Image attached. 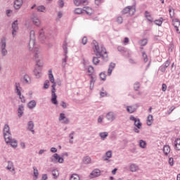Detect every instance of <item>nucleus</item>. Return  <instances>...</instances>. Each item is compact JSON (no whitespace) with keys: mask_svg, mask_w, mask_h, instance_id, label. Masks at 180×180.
Instances as JSON below:
<instances>
[{"mask_svg":"<svg viewBox=\"0 0 180 180\" xmlns=\"http://www.w3.org/2000/svg\"><path fill=\"white\" fill-rule=\"evenodd\" d=\"M28 48L30 51H34V56L36 54V50L41 51L40 49L36 45V40L34 39H30Z\"/></svg>","mask_w":180,"mask_h":180,"instance_id":"4","label":"nucleus"},{"mask_svg":"<svg viewBox=\"0 0 180 180\" xmlns=\"http://www.w3.org/2000/svg\"><path fill=\"white\" fill-rule=\"evenodd\" d=\"M93 63L94 64H95V65H98V64H99V58H98L97 57H94Z\"/></svg>","mask_w":180,"mask_h":180,"instance_id":"44","label":"nucleus"},{"mask_svg":"<svg viewBox=\"0 0 180 180\" xmlns=\"http://www.w3.org/2000/svg\"><path fill=\"white\" fill-rule=\"evenodd\" d=\"M8 144H11L13 148H16V147H18V141H16L15 139H11Z\"/></svg>","mask_w":180,"mask_h":180,"instance_id":"25","label":"nucleus"},{"mask_svg":"<svg viewBox=\"0 0 180 180\" xmlns=\"http://www.w3.org/2000/svg\"><path fill=\"white\" fill-rule=\"evenodd\" d=\"M105 155L107 158L104 159L105 161H108V158H112V150H108L106 152Z\"/></svg>","mask_w":180,"mask_h":180,"instance_id":"36","label":"nucleus"},{"mask_svg":"<svg viewBox=\"0 0 180 180\" xmlns=\"http://www.w3.org/2000/svg\"><path fill=\"white\" fill-rule=\"evenodd\" d=\"M130 171L131 172H136V171H139V166L136 165L135 164H132L129 167Z\"/></svg>","mask_w":180,"mask_h":180,"instance_id":"23","label":"nucleus"},{"mask_svg":"<svg viewBox=\"0 0 180 180\" xmlns=\"http://www.w3.org/2000/svg\"><path fill=\"white\" fill-rule=\"evenodd\" d=\"M24 110H25V107L23 105H19L18 110V113L19 117H22V115H23Z\"/></svg>","mask_w":180,"mask_h":180,"instance_id":"19","label":"nucleus"},{"mask_svg":"<svg viewBox=\"0 0 180 180\" xmlns=\"http://www.w3.org/2000/svg\"><path fill=\"white\" fill-rule=\"evenodd\" d=\"M8 133H11V130L9 128V125L6 124L4 128V134H6Z\"/></svg>","mask_w":180,"mask_h":180,"instance_id":"32","label":"nucleus"},{"mask_svg":"<svg viewBox=\"0 0 180 180\" xmlns=\"http://www.w3.org/2000/svg\"><path fill=\"white\" fill-rule=\"evenodd\" d=\"M94 46L93 47L96 56L98 58L101 57H108V53L106 52V49L101 46L99 48V45L96 41L94 42Z\"/></svg>","mask_w":180,"mask_h":180,"instance_id":"2","label":"nucleus"},{"mask_svg":"<svg viewBox=\"0 0 180 180\" xmlns=\"http://www.w3.org/2000/svg\"><path fill=\"white\" fill-rule=\"evenodd\" d=\"M142 54H143V60H144V62H145V63H147V61H148L147 54H146V53H144V52H143Z\"/></svg>","mask_w":180,"mask_h":180,"instance_id":"56","label":"nucleus"},{"mask_svg":"<svg viewBox=\"0 0 180 180\" xmlns=\"http://www.w3.org/2000/svg\"><path fill=\"white\" fill-rule=\"evenodd\" d=\"M12 29H13L12 34L13 37H15L16 36V33H18V31L19 30V27L18 26V20H15L12 23Z\"/></svg>","mask_w":180,"mask_h":180,"instance_id":"7","label":"nucleus"},{"mask_svg":"<svg viewBox=\"0 0 180 180\" xmlns=\"http://www.w3.org/2000/svg\"><path fill=\"white\" fill-rule=\"evenodd\" d=\"M174 148L176 151H180V139L177 138L174 141Z\"/></svg>","mask_w":180,"mask_h":180,"instance_id":"11","label":"nucleus"},{"mask_svg":"<svg viewBox=\"0 0 180 180\" xmlns=\"http://www.w3.org/2000/svg\"><path fill=\"white\" fill-rule=\"evenodd\" d=\"M6 169H8V171H11V172H15V167H13V162H8Z\"/></svg>","mask_w":180,"mask_h":180,"instance_id":"16","label":"nucleus"},{"mask_svg":"<svg viewBox=\"0 0 180 180\" xmlns=\"http://www.w3.org/2000/svg\"><path fill=\"white\" fill-rule=\"evenodd\" d=\"M153 115H149L147 118V124L148 126H151L153 124Z\"/></svg>","mask_w":180,"mask_h":180,"instance_id":"27","label":"nucleus"},{"mask_svg":"<svg viewBox=\"0 0 180 180\" xmlns=\"http://www.w3.org/2000/svg\"><path fill=\"white\" fill-rule=\"evenodd\" d=\"M6 42L5 41V39H1V54L2 56H6L8 54V51L6 49Z\"/></svg>","mask_w":180,"mask_h":180,"instance_id":"6","label":"nucleus"},{"mask_svg":"<svg viewBox=\"0 0 180 180\" xmlns=\"http://www.w3.org/2000/svg\"><path fill=\"white\" fill-rule=\"evenodd\" d=\"M59 120L60 122H63V123H65V124H68V123H70V120L65 117V115L64 113L60 114Z\"/></svg>","mask_w":180,"mask_h":180,"instance_id":"9","label":"nucleus"},{"mask_svg":"<svg viewBox=\"0 0 180 180\" xmlns=\"http://www.w3.org/2000/svg\"><path fill=\"white\" fill-rule=\"evenodd\" d=\"M34 127V124L33 123V122L30 121L28 122V129L29 130H30V131H32V134H34V131L33 130Z\"/></svg>","mask_w":180,"mask_h":180,"instance_id":"22","label":"nucleus"},{"mask_svg":"<svg viewBox=\"0 0 180 180\" xmlns=\"http://www.w3.org/2000/svg\"><path fill=\"white\" fill-rule=\"evenodd\" d=\"M30 40H36V37L34 36V31H31L30 34Z\"/></svg>","mask_w":180,"mask_h":180,"instance_id":"42","label":"nucleus"},{"mask_svg":"<svg viewBox=\"0 0 180 180\" xmlns=\"http://www.w3.org/2000/svg\"><path fill=\"white\" fill-rule=\"evenodd\" d=\"M135 13L136 8L133 6H127L122 11V15H127V13H129V16H133Z\"/></svg>","mask_w":180,"mask_h":180,"instance_id":"5","label":"nucleus"},{"mask_svg":"<svg viewBox=\"0 0 180 180\" xmlns=\"http://www.w3.org/2000/svg\"><path fill=\"white\" fill-rule=\"evenodd\" d=\"M34 169V176H35V179H37L39 177V171L36 167H33Z\"/></svg>","mask_w":180,"mask_h":180,"instance_id":"40","label":"nucleus"},{"mask_svg":"<svg viewBox=\"0 0 180 180\" xmlns=\"http://www.w3.org/2000/svg\"><path fill=\"white\" fill-rule=\"evenodd\" d=\"M15 88L17 91V94L18 96L20 97V99H22V93L20 92V84L19 83L15 84Z\"/></svg>","mask_w":180,"mask_h":180,"instance_id":"18","label":"nucleus"},{"mask_svg":"<svg viewBox=\"0 0 180 180\" xmlns=\"http://www.w3.org/2000/svg\"><path fill=\"white\" fill-rule=\"evenodd\" d=\"M29 109H33V108H36V101H31L27 105Z\"/></svg>","mask_w":180,"mask_h":180,"instance_id":"28","label":"nucleus"},{"mask_svg":"<svg viewBox=\"0 0 180 180\" xmlns=\"http://www.w3.org/2000/svg\"><path fill=\"white\" fill-rule=\"evenodd\" d=\"M115 67H116V64L111 63L109 65V68L108 70V75H112V71H113V70L115 69Z\"/></svg>","mask_w":180,"mask_h":180,"instance_id":"15","label":"nucleus"},{"mask_svg":"<svg viewBox=\"0 0 180 180\" xmlns=\"http://www.w3.org/2000/svg\"><path fill=\"white\" fill-rule=\"evenodd\" d=\"M52 175H53L54 178H57V176H58V175H59L58 171V170H53L52 172Z\"/></svg>","mask_w":180,"mask_h":180,"instance_id":"50","label":"nucleus"},{"mask_svg":"<svg viewBox=\"0 0 180 180\" xmlns=\"http://www.w3.org/2000/svg\"><path fill=\"white\" fill-rule=\"evenodd\" d=\"M165 20L162 17L160 18L158 20V26H161L162 25V22Z\"/></svg>","mask_w":180,"mask_h":180,"instance_id":"53","label":"nucleus"},{"mask_svg":"<svg viewBox=\"0 0 180 180\" xmlns=\"http://www.w3.org/2000/svg\"><path fill=\"white\" fill-rule=\"evenodd\" d=\"M50 82L49 80H46L44 84V89H48L49 86Z\"/></svg>","mask_w":180,"mask_h":180,"instance_id":"49","label":"nucleus"},{"mask_svg":"<svg viewBox=\"0 0 180 180\" xmlns=\"http://www.w3.org/2000/svg\"><path fill=\"white\" fill-rule=\"evenodd\" d=\"M107 136H108V132L100 133V136L101 137V139H103V140H105V139H106Z\"/></svg>","mask_w":180,"mask_h":180,"instance_id":"41","label":"nucleus"},{"mask_svg":"<svg viewBox=\"0 0 180 180\" xmlns=\"http://www.w3.org/2000/svg\"><path fill=\"white\" fill-rule=\"evenodd\" d=\"M166 70H167V68L165 66H164L163 65H162L160 67V70L161 71V72H165Z\"/></svg>","mask_w":180,"mask_h":180,"instance_id":"52","label":"nucleus"},{"mask_svg":"<svg viewBox=\"0 0 180 180\" xmlns=\"http://www.w3.org/2000/svg\"><path fill=\"white\" fill-rule=\"evenodd\" d=\"M70 180H79V176L77 174H73L70 176Z\"/></svg>","mask_w":180,"mask_h":180,"instance_id":"39","label":"nucleus"},{"mask_svg":"<svg viewBox=\"0 0 180 180\" xmlns=\"http://www.w3.org/2000/svg\"><path fill=\"white\" fill-rule=\"evenodd\" d=\"M4 134V139L6 144H9V143H11V141L13 140L12 135L11 134V133Z\"/></svg>","mask_w":180,"mask_h":180,"instance_id":"13","label":"nucleus"},{"mask_svg":"<svg viewBox=\"0 0 180 180\" xmlns=\"http://www.w3.org/2000/svg\"><path fill=\"white\" fill-rule=\"evenodd\" d=\"M171 64V61H169V60H166L164 64L162 65L164 67H165L166 68H168V67H169V65Z\"/></svg>","mask_w":180,"mask_h":180,"instance_id":"48","label":"nucleus"},{"mask_svg":"<svg viewBox=\"0 0 180 180\" xmlns=\"http://www.w3.org/2000/svg\"><path fill=\"white\" fill-rule=\"evenodd\" d=\"M117 23H120V24L123 23V18H122V17H118V18H117Z\"/></svg>","mask_w":180,"mask_h":180,"instance_id":"54","label":"nucleus"},{"mask_svg":"<svg viewBox=\"0 0 180 180\" xmlns=\"http://www.w3.org/2000/svg\"><path fill=\"white\" fill-rule=\"evenodd\" d=\"M22 4H23V1H22V0H15L14 1V8H15V9H20Z\"/></svg>","mask_w":180,"mask_h":180,"instance_id":"12","label":"nucleus"},{"mask_svg":"<svg viewBox=\"0 0 180 180\" xmlns=\"http://www.w3.org/2000/svg\"><path fill=\"white\" fill-rule=\"evenodd\" d=\"M61 106L63 108V109H65V108H67V103L64 101H62Z\"/></svg>","mask_w":180,"mask_h":180,"instance_id":"61","label":"nucleus"},{"mask_svg":"<svg viewBox=\"0 0 180 180\" xmlns=\"http://www.w3.org/2000/svg\"><path fill=\"white\" fill-rule=\"evenodd\" d=\"M168 162L170 167H174V158H169Z\"/></svg>","mask_w":180,"mask_h":180,"instance_id":"47","label":"nucleus"},{"mask_svg":"<svg viewBox=\"0 0 180 180\" xmlns=\"http://www.w3.org/2000/svg\"><path fill=\"white\" fill-rule=\"evenodd\" d=\"M106 117L108 120H110V122H113L115 119V115H113V112H108L106 115Z\"/></svg>","mask_w":180,"mask_h":180,"instance_id":"24","label":"nucleus"},{"mask_svg":"<svg viewBox=\"0 0 180 180\" xmlns=\"http://www.w3.org/2000/svg\"><path fill=\"white\" fill-rule=\"evenodd\" d=\"M134 88L136 91H137V89H139V88H140V84L139 83H135L134 85Z\"/></svg>","mask_w":180,"mask_h":180,"instance_id":"57","label":"nucleus"},{"mask_svg":"<svg viewBox=\"0 0 180 180\" xmlns=\"http://www.w3.org/2000/svg\"><path fill=\"white\" fill-rule=\"evenodd\" d=\"M90 88L92 89V88H94V84H95V81L96 79V76L90 75Z\"/></svg>","mask_w":180,"mask_h":180,"instance_id":"20","label":"nucleus"},{"mask_svg":"<svg viewBox=\"0 0 180 180\" xmlns=\"http://www.w3.org/2000/svg\"><path fill=\"white\" fill-rule=\"evenodd\" d=\"M75 13L76 15H81V13H84V10L82 8H77L75 10Z\"/></svg>","mask_w":180,"mask_h":180,"instance_id":"37","label":"nucleus"},{"mask_svg":"<svg viewBox=\"0 0 180 180\" xmlns=\"http://www.w3.org/2000/svg\"><path fill=\"white\" fill-rule=\"evenodd\" d=\"M162 91L163 92H165V91H167V84H162Z\"/></svg>","mask_w":180,"mask_h":180,"instance_id":"58","label":"nucleus"},{"mask_svg":"<svg viewBox=\"0 0 180 180\" xmlns=\"http://www.w3.org/2000/svg\"><path fill=\"white\" fill-rule=\"evenodd\" d=\"M162 151L165 157H169V153H171V147L169 145H165L163 146Z\"/></svg>","mask_w":180,"mask_h":180,"instance_id":"8","label":"nucleus"},{"mask_svg":"<svg viewBox=\"0 0 180 180\" xmlns=\"http://www.w3.org/2000/svg\"><path fill=\"white\" fill-rule=\"evenodd\" d=\"M148 41L147 40V39H143L140 41V45L141 46H146V45H147Z\"/></svg>","mask_w":180,"mask_h":180,"instance_id":"45","label":"nucleus"},{"mask_svg":"<svg viewBox=\"0 0 180 180\" xmlns=\"http://www.w3.org/2000/svg\"><path fill=\"white\" fill-rule=\"evenodd\" d=\"M99 176H101V170L96 169L91 173L90 178H96Z\"/></svg>","mask_w":180,"mask_h":180,"instance_id":"10","label":"nucleus"},{"mask_svg":"<svg viewBox=\"0 0 180 180\" xmlns=\"http://www.w3.org/2000/svg\"><path fill=\"white\" fill-rule=\"evenodd\" d=\"M145 16L149 20V22H153V17L151 16V14L148 13V11H146Z\"/></svg>","mask_w":180,"mask_h":180,"instance_id":"31","label":"nucleus"},{"mask_svg":"<svg viewBox=\"0 0 180 180\" xmlns=\"http://www.w3.org/2000/svg\"><path fill=\"white\" fill-rule=\"evenodd\" d=\"M83 162L84 164H91V158L89 156L84 157L83 159Z\"/></svg>","mask_w":180,"mask_h":180,"instance_id":"35","label":"nucleus"},{"mask_svg":"<svg viewBox=\"0 0 180 180\" xmlns=\"http://www.w3.org/2000/svg\"><path fill=\"white\" fill-rule=\"evenodd\" d=\"M88 72L89 74V76L92 75L93 72H94V67L92 66H89L88 68Z\"/></svg>","mask_w":180,"mask_h":180,"instance_id":"46","label":"nucleus"},{"mask_svg":"<svg viewBox=\"0 0 180 180\" xmlns=\"http://www.w3.org/2000/svg\"><path fill=\"white\" fill-rule=\"evenodd\" d=\"M53 158H55L56 160H58V162L60 164H63L64 162V159L58 155V154L55 153L53 155Z\"/></svg>","mask_w":180,"mask_h":180,"instance_id":"26","label":"nucleus"},{"mask_svg":"<svg viewBox=\"0 0 180 180\" xmlns=\"http://www.w3.org/2000/svg\"><path fill=\"white\" fill-rule=\"evenodd\" d=\"M34 58L38 67H43V65H44L41 51L36 50L35 54L34 55Z\"/></svg>","mask_w":180,"mask_h":180,"instance_id":"3","label":"nucleus"},{"mask_svg":"<svg viewBox=\"0 0 180 180\" xmlns=\"http://www.w3.org/2000/svg\"><path fill=\"white\" fill-rule=\"evenodd\" d=\"M139 146H140L141 148H146V147H147V143L143 140H140Z\"/></svg>","mask_w":180,"mask_h":180,"instance_id":"30","label":"nucleus"},{"mask_svg":"<svg viewBox=\"0 0 180 180\" xmlns=\"http://www.w3.org/2000/svg\"><path fill=\"white\" fill-rule=\"evenodd\" d=\"M51 153H57V148H51Z\"/></svg>","mask_w":180,"mask_h":180,"instance_id":"64","label":"nucleus"},{"mask_svg":"<svg viewBox=\"0 0 180 180\" xmlns=\"http://www.w3.org/2000/svg\"><path fill=\"white\" fill-rule=\"evenodd\" d=\"M134 125L138 128V129H141V122H140V120L138 119L134 122Z\"/></svg>","mask_w":180,"mask_h":180,"instance_id":"34","label":"nucleus"},{"mask_svg":"<svg viewBox=\"0 0 180 180\" xmlns=\"http://www.w3.org/2000/svg\"><path fill=\"white\" fill-rule=\"evenodd\" d=\"M175 109V108L174 107H171L168 110H167V115H171V113H172V112H174V110Z\"/></svg>","mask_w":180,"mask_h":180,"instance_id":"55","label":"nucleus"},{"mask_svg":"<svg viewBox=\"0 0 180 180\" xmlns=\"http://www.w3.org/2000/svg\"><path fill=\"white\" fill-rule=\"evenodd\" d=\"M63 50H64L65 54H67V44H66V42H65V43L63 44Z\"/></svg>","mask_w":180,"mask_h":180,"instance_id":"59","label":"nucleus"},{"mask_svg":"<svg viewBox=\"0 0 180 180\" xmlns=\"http://www.w3.org/2000/svg\"><path fill=\"white\" fill-rule=\"evenodd\" d=\"M73 2L76 5V6H79L83 4H86V0H73Z\"/></svg>","mask_w":180,"mask_h":180,"instance_id":"17","label":"nucleus"},{"mask_svg":"<svg viewBox=\"0 0 180 180\" xmlns=\"http://www.w3.org/2000/svg\"><path fill=\"white\" fill-rule=\"evenodd\" d=\"M49 81L51 82L52 86H51V103L53 105H58V101H57V94H56V82L54 80V75H49Z\"/></svg>","mask_w":180,"mask_h":180,"instance_id":"1","label":"nucleus"},{"mask_svg":"<svg viewBox=\"0 0 180 180\" xmlns=\"http://www.w3.org/2000/svg\"><path fill=\"white\" fill-rule=\"evenodd\" d=\"M82 43L84 45L86 44V43H88V38H86V37H83Z\"/></svg>","mask_w":180,"mask_h":180,"instance_id":"51","label":"nucleus"},{"mask_svg":"<svg viewBox=\"0 0 180 180\" xmlns=\"http://www.w3.org/2000/svg\"><path fill=\"white\" fill-rule=\"evenodd\" d=\"M37 12H44L46 11V7L44 6H39L37 8Z\"/></svg>","mask_w":180,"mask_h":180,"instance_id":"38","label":"nucleus"},{"mask_svg":"<svg viewBox=\"0 0 180 180\" xmlns=\"http://www.w3.org/2000/svg\"><path fill=\"white\" fill-rule=\"evenodd\" d=\"M58 4H59V6H60V8H63V6H64V1L60 0L59 2H58Z\"/></svg>","mask_w":180,"mask_h":180,"instance_id":"62","label":"nucleus"},{"mask_svg":"<svg viewBox=\"0 0 180 180\" xmlns=\"http://www.w3.org/2000/svg\"><path fill=\"white\" fill-rule=\"evenodd\" d=\"M101 1H102V0H95V4H96V5L99 6V4H101Z\"/></svg>","mask_w":180,"mask_h":180,"instance_id":"63","label":"nucleus"},{"mask_svg":"<svg viewBox=\"0 0 180 180\" xmlns=\"http://www.w3.org/2000/svg\"><path fill=\"white\" fill-rule=\"evenodd\" d=\"M127 110L129 113H133L136 112V108H134V106H128L127 107Z\"/></svg>","mask_w":180,"mask_h":180,"instance_id":"29","label":"nucleus"},{"mask_svg":"<svg viewBox=\"0 0 180 180\" xmlns=\"http://www.w3.org/2000/svg\"><path fill=\"white\" fill-rule=\"evenodd\" d=\"M100 77L102 79V81H105V79H106V74H105V72L100 73Z\"/></svg>","mask_w":180,"mask_h":180,"instance_id":"43","label":"nucleus"},{"mask_svg":"<svg viewBox=\"0 0 180 180\" xmlns=\"http://www.w3.org/2000/svg\"><path fill=\"white\" fill-rule=\"evenodd\" d=\"M129 40L128 37H125L123 41V44L126 46L129 43Z\"/></svg>","mask_w":180,"mask_h":180,"instance_id":"60","label":"nucleus"},{"mask_svg":"<svg viewBox=\"0 0 180 180\" xmlns=\"http://www.w3.org/2000/svg\"><path fill=\"white\" fill-rule=\"evenodd\" d=\"M83 13H86L87 15H92V8L90 7H84L83 9Z\"/></svg>","mask_w":180,"mask_h":180,"instance_id":"21","label":"nucleus"},{"mask_svg":"<svg viewBox=\"0 0 180 180\" xmlns=\"http://www.w3.org/2000/svg\"><path fill=\"white\" fill-rule=\"evenodd\" d=\"M173 26H174V27H179L180 21L178 18L174 19Z\"/></svg>","mask_w":180,"mask_h":180,"instance_id":"33","label":"nucleus"},{"mask_svg":"<svg viewBox=\"0 0 180 180\" xmlns=\"http://www.w3.org/2000/svg\"><path fill=\"white\" fill-rule=\"evenodd\" d=\"M32 23L35 25V26H40L41 22L40 20H39V18L37 16H34L32 18Z\"/></svg>","mask_w":180,"mask_h":180,"instance_id":"14","label":"nucleus"}]
</instances>
